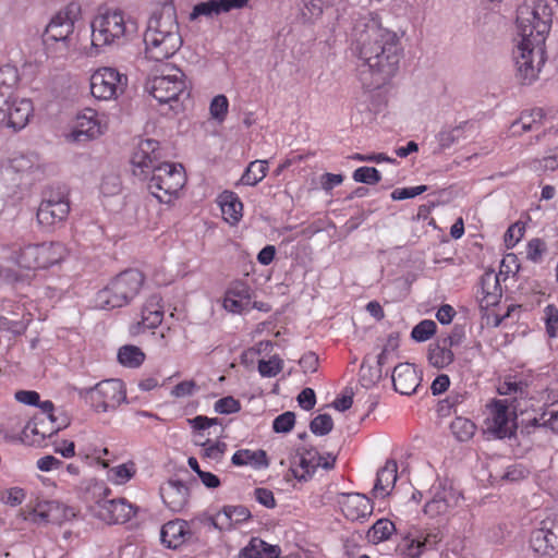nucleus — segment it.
<instances>
[{
    "mask_svg": "<svg viewBox=\"0 0 558 558\" xmlns=\"http://www.w3.org/2000/svg\"><path fill=\"white\" fill-rule=\"evenodd\" d=\"M354 44L359 59L367 66L371 81L365 72L361 81L365 88L377 89L386 85L399 71L403 48L398 35L381 26L377 16L371 15L354 28Z\"/></svg>",
    "mask_w": 558,
    "mask_h": 558,
    "instance_id": "1",
    "label": "nucleus"
},
{
    "mask_svg": "<svg viewBox=\"0 0 558 558\" xmlns=\"http://www.w3.org/2000/svg\"><path fill=\"white\" fill-rule=\"evenodd\" d=\"M159 142L143 140L135 148L131 163L135 175L153 173L148 190L160 203L169 204L179 196L186 183V174L182 165L160 162Z\"/></svg>",
    "mask_w": 558,
    "mask_h": 558,
    "instance_id": "2",
    "label": "nucleus"
},
{
    "mask_svg": "<svg viewBox=\"0 0 558 558\" xmlns=\"http://www.w3.org/2000/svg\"><path fill=\"white\" fill-rule=\"evenodd\" d=\"M517 27L521 36L514 56L517 78L522 85H530L546 62L545 41L550 21L541 19L536 9L523 5L518 9Z\"/></svg>",
    "mask_w": 558,
    "mask_h": 558,
    "instance_id": "3",
    "label": "nucleus"
},
{
    "mask_svg": "<svg viewBox=\"0 0 558 558\" xmlns=\"http://www.w3.org/2000/svg\"><path fill=\"white\" fill-rule=\"evenodd\" d=\"M145 54L160 62L173 57L183 44L174 12H162L149 19L144 34Z\"/></svg>",
    "mask_w": 558,
    "mask_h": 558,
    "instance_id": "4",
    "label": "nucleus"
},
{
    "mask_svg": "<svg viewBox=\"0 0 558 558\" xmlns=\"http://www.w3.org/2000/svg\"><path fill=\"white\" fill-rule=\"evenodd\" d=\"M92 45L98 53L106 46L122 45L137 33V23L121 10H107L97 14L92 22Z\"/></svg>",
    "mask_w": 558,
    "mask_h": 558,
    "instance_id": "5",
    "label": "nucleus"
},
{
    "mask_svg": "<svg viewBox=\"0 0 558 558\" xmlns=\"http://www.w3.org/2000/svg\"><path fill=\"white\" fill-rule=\"evenodd\" d=\"M146 277L136 268H129L112 277L96 294V303L102 310L120 308L132 303L141 293Z\"/></svg>",
    "mask_w": 558,
    "mask_h": 558,
    "instance_id": "6",
    "label": "nucleus"
},
{
    "mask_svg": "<svg viewBox=\"0 0 558 558\" xmlns=\"http://www.w3.org/2000/svg\"><path fill=\"white\" fill-rule=\"evenodd\" d=\"M69 255L66 245L59 241L26 243L12 247L11 259L27 270H46L63 263Z\"/></svg>",
    "mask_w": 558,
    "mask_h": 558,
    "instance_id": "7",
    "label": "nucleus"
},
{
    "mask_svg": "<svg viewBox=\"0 0 558 558\" xmlns=\"http://www.w3.org/2000/svg\"><path fill=\"white\" fill-rule=\"evenodd\" d=\"M146 89L160 104H170L187 90L186 76L181 69L166 65L148 78Z\"/></svg>",
    "mask_w": 558,
    "mask_h": 558,
    "instance_id": "8",
    "label": "nucleus"
},
{
    "mask_svg": "<svg viewBox=\"0 0 558 558\" xmlns=\"http://www.w3.org/2000/svg\"><path fill=\"white\" fill-rule=\"evenodd\" d=\"M71 7L59 11L46 26L43 43L46 52L52 57L65 56L70 49V36L74 31Z\"/></svg>",
    "mask_w": 558,
    "mask_h": 558,
    "instance_id": "9",
    "label": "nucleus"
},
{
    "mask_svg": "<svg viewBox=\"0 0 558 558\" xmlns=\"http://www.w3.org/2000/svg\"><path fill=\"white\" fill-rule=\"evenodd\" d=\"M86 398L97 413L114 411L126 400L125 385L117 378L101 380L87 391Z\"/></svg>",
    "mask_w": 558,
    "mask_h": 558,
    "instance_id": "10",
    "label": "nucleus"
},
{
    "mask_svg": "<svg viewBox=\"0 0 558 558\" xmlns=\"http://www.w3.org/2000/svg\"><path fill=\"white\" fill-rule=\"evenodd\" d=\"M126 85L128 76L110 66L99 68L90 76V93L98 100L117 99Z\"/></svg>",
    "mask_w": 558,
    "mask_h": 558,
    "instance_id": "11",
    "label": "nucleus"
},
{
    "mask_svg": "<svg viewBox=\"0 0 558 558\" xmlns=\"http://www.w3.org/2000/svg\"><path fill=\"white\" fill-rule=\"evenodd\" d=\"M33 110V102L29 99L7 100L0 108V137L22 130L28 123Z\"/></svg>",
    "mask_w": 558,
    "mask_h": 558,
    "instance_id": "12",
    "label": "nucleus"
},
{
    "mask_svg": "<svg viewBox=\"0 0 558 558\" xmlns=\"http://www.w3.org/2000/svg\"><path fill=\"white\" fill-rule=\"evenodd\" d=\"M108 129V117L93 108H84L76 114L75 123L71 132V138L75 142L95 140L101 136Z\"/></svg>",
    "mask_w": 558,
    "mask_h": 558,
    "instance_id": "13",
    "label": "nucleus"
},
{
    "mask_svg": "<svg viewBox=\"0 0 558 558\" xmlns=\"http://www.w3.org/2000/svg\"><path fill=\"white\" fill-rule=\"evenodd\" d=\"M111 489L105 487L102 497L96 502L97 517L108 524H122L136 514V508L125 498L109 499Z\"/></svg>",
    "mask_w": 558,
    "mask_h": 558,
    "instance_id": "14",
    "label": "nucleus"
},
{
    "mask_svg": "<svg viewBox=\"0 0 558 558\" xmlns=\"http://www.w3.org/2000/svg\"><path fill=\"white\" fill-rule=\"evenodd\" d=\"M70 214V202L63 193L50 194L38 206L36 218L45 229H52L62 225Z\"/></svg>",
    "mask_w": 558,
    "mask_h": 558,
    "instance_id": "15",
    "label": "nucleus"
},
{
    "mask_svg": "<svg viewBox=\"0 0 558 558\" xmlns=\"http://www.w3.org/2000/svg\"><path fill=\"white\" fill-rule=\"evenodd\" d=\"M298 454L299 464L293 470V473L300 481H308L319 468L326 471L332 470L337 461V457L333 453H320L313 447H303L299 450Z\"/></svg>",
    "mask_w": 558,
    "mask_h": 558,
    "instance_id": "16",
    "label": "nucleus"
},
{
    "mask_svg": "<svg viewBox=\"0 0 558 558\" xmlns=\"http://www.w3.org/2000/svg\"><path fill=\"white\" fill-rule=\"evenodd\" d=\"M223 310L231 314H242L252 308H260L253 302V290L247 282L234 280L230 282L222 298Z\"/></svg>",
    "mask_w": 558,
    "mask_h": 558,
    "instance_id": "17",
    "label": "nucleus"
},
{
    "mask_svg": "<svg viewBox=\"0 0 558 558\" xmlns=\"http://www.w3.org/2000/svg\"><path fill=\"white\" fill-rule=\"evenodd\" d=\"M530 546L542 556L551 557L558 554V517L542 521L541 527L532 531Z\"/></svg>",
    "mask_w": 558,
    "mask_h": 558,
    "instance_id": "18",
    "label": "nucleus"
},
{
    "mask_svg": "<svg viewBox=\"0 0 558 558\" xmlns=\"http://www.w3.org/2000/svg\"><path fill=\"white\" fill-rule=\"evenodd\" d=\"M442 539L438 529L412 531L404 537L400 548L410 558H418L425 550L434 548Z\"/></svg>",
    "mask_w": 558,
    "mask_h": 558,
    "instance_id": "19",
    "label": "nucleus"
},
{
    "mask_svg": "<svg viewBox=\"0 0 558 558\" xmlns=\"http://www.w3.org/2000/svg\"><path fill=\"white\" fill-rule=\"evenodd\" d=\"M194 533L190 522L183 519L168 521L161 526V544L170 549H178L193 541Z\"/></svg>",
    "mask_w": 558,
    "mask_h": 558,
    "instance_id": "20",
    "label": "nucleus"
},
{
    "mask_svg": "<svg viewBox=\"0 0 558 558\" xmlns=\"http://www.w3.org/2000/svg\"><path fill=\"white\" fill-rule=\"evenodd\" d=\"M59 432V426H53V420L47 415H35L23 428V440L33 446H41L43 442Z\"/></svg>",
    "mask_w": 558,
    "mask_h": 558,
    "instance_id": "21",
    "label": "nucleus"
},
{
    "mask_svg": "<svg viewBox=\"0 0 558 558\" xmlns=\"http://www.w3.org/2000/svg\"><path fill=\"white\" fill-rule=\"evenodd\" d=\"M489 409L493 415V424L489 426V429L496 438L504 439L513 436L517 426H509V409H511L509 401L494 399L489 404Z\"/></svg>",
    "mask_w": 558,
    "mask_h": 558,
    "instance_id": "22",
    "label": "nucleus"
},
{
    "mask_svg": "<svg viewBox=\"0 0 558 558\" xmlns=\"http://www.w3.org/2000/svg\"><path fill=\"white\" fill-rule=\"evenodd\" d=\"M391 378L395 390L407 396L414 393L421 383V376L415 366L410 363L398 364L393 368Z\"/></svg>",
    "mask_w": 558,
    "mask_h": 558,
    "instance_id": "23",
    "label": "nucleus"
},
{
    "mask_svg": "<svg viewBox=\"0 0 558 558\" xmlns=\"http://www.w3.org/2000/svg\"><path fill=\"white\" fill-rule=\"evenodd\" d=\"M163 315L162 298L157 293L151 294L144 302L142 322L132 327V333H138L141 331V325L147 329L157 328L162 323Z\"/></svg>",
    "mask_w": 558,
    "mask_h": 558,
    "instance_id": "24",
    "label": "nucleus"
},
{
    "mask_svg": "<svg viewBox=\"0 0 558 558\" xmlns=\"http://www.w3.org/2000/svg\"><path fill=\"white\" fill-rule=\"evenodd\" d=\"M530 383L527 379L518 375H508L505 380L497 386V392L500 396L509 397L507 400L513 412L519 410L518 400L525 399L529 396Z\"/></svg>",
    "mask_w": 558,
    "mask_h": 558,
    "instance_id": "25",
    "label": "nucleus"
},
{
    "mask_svg": "<svg viewBox=\"0 0 558 558\" xmlns=\"http://www.w3.org/2000/svg\"><path fill=\"white\" fill-rule=\"evenodd\" d=\"M340 508L343 515L351 521L364 519L373 512L371 499L357 493L344 495L340 501Z\"/></svg>",
    "mask_w": 558,
    "mask_h": 558,
    "instance_id": "26",
    "label": "nucleus"
},
{
    "mask_svg": "<svg viewBox=\"0 0 558 558\" xmlns=\"http://www.w3.org/2000/svg\"><path fill=\"white\" fill-rule=\"evenodd\" d=\"M453 336H440L429 345L428 362L432 366L440 369L453 362Z\"/></svg>",
    "mask_w": 558,
    "mask_h": 558,
    "instance_id": "27",
    "label": "nucleus"
},
{
    "mask_svg": "<svg viewBox=\"0 0 558 558\" xmlns=\"http://www.w3.org/2000/svg\"><path fill=\"white\" fill-rule=\"evenodd\" d=\"M482 294L481 305L483 307L495 306L502 296L500 277L494 270L485 271L478 282V291Z\"/></svg>",
    "mask_w": 558,
    "mask_h": 558,
    "instance_id": "28",
    "label": "nucleus"
},
{
    "mask_svg": "<svg viewBox=\"0 0 558 558\" xmlns=\"http://www.w3.org/2000/svg\"><path fill=\"white\" fill-rule=\"evenodd\" d=\"M453 499V492L451 487L441 488L434 493L430 500L424 507V513L430 519H438L442 521L448 518L450 501Z\"/></svg>",
    "mask_w": 558,
    "mask_h": 558,
    "instance_id": "29",
    "label": "nucleus"
},
{
    "mask_svg": "<svg viewBox=\"0 0 558 558\" xmlns=\"http://www.w3.org/2000/svg\"><path fill=\"white\" fill-rule=\"evenodd\" d=\"M398 465L395 460H387L385 465L377 472L376 482L373 488L374 497L385 498L395 487L398 475Z\"/></svg>",
    "mask_w": 558,
    "mask_h": 558,
    "instance_id": "30",
    "label": "nucleus"
},
{
    "mask_svg": "<svg viewBox=\"0 0 558 558\" xmlns=\"http://www.w3.org/2000/svg\"><path fill=\"white\" fill-rule=\"evenodd\" d=\"M165 505L173 512H180L189 501V489L179 482H169L161 488Z\"/></svg>",
    "mask_w": 558,
    "mask_h": 558,
    "instance_id": "31",
    "label": "nucleus"
},
{
    "mask_svg": "<svg viewBox=\"0 0 558 558\" xmlns=\"http://www.w3.org/2000/svg\"><path fill=\"white\" fill-rule=\"evenodd\" d=\"M218 204L220 206L223 219L234 226L243 216V204L236 193L232 191H223L218 196Z\"/></svg>",
    "mask_w": 558,
    "mask_h": 558,
    "instance_id": "32",
    "label": "nucleus"
},
{
    "mask_svg": "<svg viewBox=\"0 0 558 558\" xmlns=\"http://www.w3.org/2000/svg\"><path fill=\"white\" fill-rule=\"evenodd\" d=\"M231 463L239 468L251 466L255 470H262L269 466V459L263 449H239L233 453Z\"/></svg>",
    "mask_w": 558,
    "mask_h": 558,
    "instance_id": "33",
    "label": "nucleus"
},
{
    "mask_svg": "<svg viewBox=\"0 0 558 558\" xmlns=\"http://www.w3.org/2000/svg\"><path fill=\"white\" fill-rule=\"evenodd\" d=\"M281 548L278 545L266 543L259 537H252L248 544L243 547L239 558H279Z\"/></svg>",
    "mask_w": 558,
    "mask_h": 558,
    "instance_id": "34",
    "label": "nucleus"
},
{
    "mask_svg": "<svg viewBox=\"0 0 558 558\" xmlns=\"http://www.w3.org/2000/svg\"><path fill=\"white\" fill-rule=\"evenodd\" d=\"M77 456L87 464L99 465L102 469L109 468V460L106 459L109 456V450L106 447L94 444L82 445L78 448Z\"/></svg>",
    "mask_w": 558,
    "mask_h": 558,
    "instance_id": "35",
    "label": "nucleus"
},
{
    "mask_svg": "<svg viewBox=\"0 0 558 558\" xmlns=\"http://www.w3.org/2000/svg\"><path fill=\"white\" fill-rule=\"evenodd\" d=\"M146 359L141 348L134 344L122 345L118 351V361L121 365L130 368L140 367Z\"/></svg>",
    "mask_w": 558,
    "mask_h": 558,
    "instance_id": "36",
    "label": "nucleus"
},
{
    "mask_svg": "<svg viewBox=\"0 0 558 558\" xmlns=\"http://www.w3.org/2000/svg\"><path fill=\"white\" fill-rule=\"evenodd\" d=\"M268 172L267 160H254L248 163L244 173L241 177V183L244 185L254 186L258 184Z\"/></svg>",
    "mask_w": 558,
    "mask_h": 558,
    "instance_id": "37",
    "label": "nucleus"
},
{
    "mask_svg": "<svg viewBox=\"0 0 558 558\" xmlns=\"http://www.w3.org/2000/svg\"><path fill=\"white\" fill-rule=\"evenodd\" d=\"M545 118L544 110L542 108H534L531 111H523L520 118L512 123L513 132L517 133V128H521L522 131H533L537 129V125L542 124Z\"/></svg>",
    "mask_w": 558,
    "mask_h": 558,
    "instance_id": "38",
    "label": "nucleus"
},
{
    "mask_svg": "<svg viewBox=\"0 0 558 558\" xmlns=\"http://www.w3.org/2000/svg\"><path fill=\"white\" fill-rule=\"evenodd\" d=\"M330 5L322 0H301L300 15L304 23H314L322 17L325 9Z\"/></svg>",
    "mask_w": 558,
    "mask_h": 558,
    "instance_id": "39",
    "label": "nucleus"
},
{
    "mask_svg": "<svg viewBox=\"0 0 558 558\" xmlns=\"http://www.w3.org/2000/svg\"><path fill=\"white\" fill-rule=\"evenodd\" d=\"M137 472L133 461L119 464L108 470V480L116 485H123L131 481Z\"/></svg>",
    "mask_w": 558,
    "mask_h": 558,
    "instance_id": "40",
    "label": "nucleus"
},
{
    "mask_svg": "<svg viewBox=\"0 0 558 558\" xmlns=\"http://www.w3.org/2000/svg\"><path fill=\"white\" fill-rule=\"evenodd\" d=\"M396 531L393 522L388 519H379L368 530L367 538L374 544L387 541Z\"/></svg>",
    "mask_w": 558,
    "mask_h": 558,
    "instance_id": "41",
    "label": "nucleus"
},
{
    "mask_svg": "<svg viewBox=\"0 0 558 558\" xmlns=\"http://www.w3.org/2000/svg\"><path fill=\"white\" fill-rule=\"evenodd\" d=\"M20 81L15 66L7 64L0 68V96L10 94Z\"/></svg>",
    "mask_w": 558,
    "mask_h": 558,
    "instance_id": "42",
    "label": "nucleus"
},
{
    "mask_svg": "<svg viewBox=\"0 0 558 558\" xmlns=\"http://www.w3.org/2000/svg\"><path fill=\"white\" fill-rule=\"evenodd\" d=\"M196 445L203 448L202 457L213 461H220L227 450V444L223 441H211L209 438L196 440Z\"/></svg>",
    "mask_w": 558,
    "mask_h": 558,
    "instance_id": "43",
    "label": "nucleus"
},
{
    "mask_svg": "<svg viewBox=\"0 0 558 558\" xmlns=\"http://www.w3.org/2000/svg\"><path fill=\"white\" fill-rule=\"evenodd\" d=\"M437 331V325L432 319H423L411 331V338L416 342L429 340Z\"/></svg>",
    "mask_w": 558,
    "mask_h": 558,
    "instance_id": "44",
    "label": "nucleus"
},
{
    "mask_svg": "<svg viewBox=\"0 0 558 558\" xmlns=\"http://www.w3.org/2000/svg\"><path fill=\"white\" fill-rule=\"evenodd\" d=\"M221 14L218 0H208L195 4L190 13V21L201 16L213 17Z\"/></svg>",
    "mask_w": 558,
    "mask_h": 558,
    "instance_id": "45",
    "label": "nucleus"
},
{
    "mask_svg": "<svg viewBox=\"0 0 558 558\" xmlns=\"http://www.w3.org/2000/svg\"><path fill=\"white\" fill-rule=\"evenodd\" d=\"M29 167V160L23 155L0 160V179H4L5 174L17 173Z\"/></svg>",
    "mask_w": 558,
    "mask_h": 558,
    "instance_id": "46",
    "label": "nucleus"
},
{
    "mask_svg": "<svg viewBox=\"0 0 558 558\" xmlns=\"http://www.w3.org/2000/svg\"><path fill=\"white\" fill-rule=\"evenodd\" d=\"M545 331L549 339L558 338V307L548 304L544 308Z\"/></svg>",
    "mask_w": 558,
    "mask_h": 558,
    "instance_id": "47",
    "label": "nucleus"
},
{
    "mask_svg": "<svg viewBox=\"0 0 558 558\" xmlns=\"http://www.w3.org/2000/svg\"><path fill=\"white\" fill-rule=\"evenodd\" d=\"M189 423L195 434L196 440H204L207 438L205 437V430L219 424V418L197 415L194 418L189 420Z\"/></svg>",
    "mask_w": 558,
    "mask_h": 558,
    "instance_id": "48",
    "label": "nucleus"
},
{
    "mask_svg": "<svg viewBox=\"0 0 558 558\" xmlns=\"http://www.w3.org/2000/svg\"><path fill=\"white\" fill-rule=\"evenodd\" d=\"M352 178L355 182L373 185L380 182L381 174L374 167H360L354 170Z\"/></svg>",
    "mask_w": 558,
    "mask_h": 558,
    "instance_id": "49",
    "label": "nucleus"
},
{
    "mask_svg": "<svg viewBox=\"0 0 558 558\" xmlns=\"http://www.w3.org/2000/svg\"><path fill=\"white\" fill-rule=\"evenodd\" d=\"M283 368V361L274 355L269 360H260L258 362V372L263 377H275L277 376Z\"/></svg>",
    "mask_w": 558,
    "mask_h": 558,
    "instance_id": "50",
    "label": "nucleus"
},
{
    "mask_svg": "<svg viewBox=\"0 0 558 558\" xmlns=\"http://www.w3.org/2000/svg\"><path fill=\"white\" fill-rule=\"evenodd\" d=\"M229 109V100L225 95H217L213 98L209 107L210 116L213 119L222 122L225 121Z\"/></svg>",
    "mask_w": 558,
    "mask_h": 558,
    "instance_id": "51",
    "label": "nucleus"
},
{
    "mask_svg": "<svg viewBox=\"0 0 558 558\" xmlns=\"http://www.w3.org/2000/svg\"><path fill=\"white\" fill-rule=\"evenodd\" d=\"M475 424L464 417L456 416V440L466 441L475 434Z\"/></svg>",
    "mask_w": 558,
    "mask_h": 558,
    "instance_id": "52",
    "label": "nucleus"
},
{
    "mask_svg": "<svg viewBox=\"0 0 558 558\" xmlns=\"http://www.w3.org/2000/svg\"><path fill=\"white\" fill-rule=\"evenodd\" d=\"M525 225L521 221L512 223L504 234V242L507 248H512L523 238Z\"/></svg>",
    "mask_w": 558,
    "mask_h": 558,
    "instance_id": "53",
    "label": "nucleus"
},
{
    "mask_svg": "<svg viewBox=\"0 0 558 558\" xmlns=\"http://www.w3.org/2000/svg\"><path fill=\"white\" fill-rule=\"evenodd\" d=\"M214 410L219 414H233L241 410V403L238 399L228 396L217 400Z\"/></svg>",
    "mask_w": 558,
    "mask_h": 558,
    "instance_id": "54",
    "label": "nucleus"
},
{
    "mask_svg": "<svg viewBox=\"0 0 558 558\" xmlns=\"http://www.w3.org/2000/svg\"><path fill=\"white\" fill-rule=\"evenodd\" d=\"M520 270L519 259L515 254L509 253L504 256L500 263L499 277L506 280L510 274L515 275Z\"/></svg>",
    "mask_w": 558,
    "mask_h": 558,
    "instance_id": "55",
    "label": "nucleus"
},
{
    "mask_svg": "<svg viewBox=\"0 0 558 558\" xmlns=\"http://www.w3.org/2000/svg\"><path fill=\"white\" fill-rule=\"evenodd\" d=\"M295 425V414L287 411L278 415L272 422V429L275 433H288Z\"/></svg>",
    "mask_w": 558,
    "mask_h": 558,
    "instance_id": "56",
    "label": "nucleus"
},
{
    "mask_svg": "<svg viewBox=\"0 0 558 558\" xmlns=\"http://www.w3.org/2000/svg\"><path fill=\"white\" fill-rule=\"evenodd\" d=\"M333 426L332 418L329 414H319L311 422V430L315 435H326L328 434Z\"/></svg>",
    "mask_w": 558,
    "mask_h": 558,
    "instance_id": "57",
    "label": "nucleus"
},
{
    "mask_svg": "<svg viewBox=\"0 0 558 558\" xmlns=\"http://www.w3.org/2000/svg\"><path fill=\"white\" fill-rule=\"evenodd\" d=\"M452 411L453 400L450 398H446L439 401L436 408L437 417L439 418L440 423L445 422L446 426L450 429L453 427V420L450 418Z\"/></svg>",
    "mask_w": 558,
    "mask_h": 558,
    "instance_id": "58",
    "label": "nucleus"
},
{
    "mask_svg": "<svg viewBox=\"0 0 558 558\" xmlns=\"http://www.w3.org/2000/svg\"><path fill=\"white\" fill-rule=\"evenodd\" d=\"M545 251L546 243L539 238H534L527 243L526 257L533 263H538Z\"/></svg>",
    "mask_w": 558,
    "mask_h": 558,
    "instance_id": "59",
    "label": "nucleus"
},
{
    "mask_svg": "<svg viewBox=\"0 0 558 558\" xmlns=\"http://www.w3.org/2000/svg\"><path fill=\"white\" fill-rule=\"evenodd\" d=\"M529 470L521 463L509 465L501 476V480L508 482H519L529 476Z\"/></svg>",
    "mask_w": 558,
    "mask_h": 558,
    "instance_id": "60",
    "label": "nucleus"
},
{
    "mask_svg": "<svg viewBox=\"0 0 558 558\" xmlns=\"http://www.w3.org/2000/svg\"><path fill=\"white\" fill-rule=\"evenodd\" d=\"M427 190L425 185L410 186V187H398L391 193L393 201H402L407 198H413Z\"/></svg>",
    "mask_w": 558,
    "mask_h": 558,
    "instance_id": "61",
    "label": "nucleus"
},
{
    "mask_svg": "<svg viewBox=\"0 0 558 558\" xmlns=\"http://www.w3.org/2000/svg\"><path fill=\"white\" fill-rule=\"evenodd\" d=\"M254 497L257 502H259L260 505H263L266 508L271 509V508L276 507V499H275L274 493L268 488H264V487L255 488Z\"/></svg>",
    "mask_w": 558,
    "mask_h": 558,
    "instance_id": "62",
    "label": "nucleus"
},
{
    "mask_svg": "<svg viewBox=\"0 0 558 558\" xmlns=\"http://www.w3.org/2000/svg\"><path fill=\"white\" fill-rule=\"evenodd\" d=\"M196 390V383L194 380H183L177 384L172 390L171 396L175 398H184L192 396Z\"/></svg>",
    "mask_w": 558,
    "mask_h": 558,
    "instance_id": "63",
    "label": "nucleus"
},
{
    "mask_svg": "<svg viewBox=\"0 0 558 558\" xmlns=\"http://www.w3.org/2000/svg\"><path fill=\"white\" fill-rule=\"evenodd\" d=\"M543 415H545V420H543L542 425L558 433V409L553 404L543 411Z\"/></svg>",
    "mask_w": 558,
    "mask_h": 558,
    "instance_id": "64",
    "label": "nucleus"
}]
</instances>
